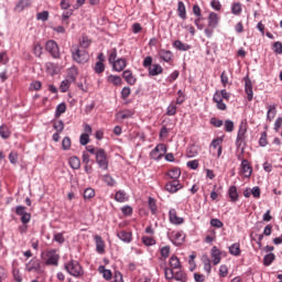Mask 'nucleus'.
Segmentation results:
<instances>
[{"mask_svg":"<svg viewBox=\"0 0 282 282\" xmlns=\"http://www.w3.org/2000/svg\"><path fill=\"white\" fill-rule=\"evenodd\" d=\"M70 54L73 61H75V63H78L79 65H85V63L89 61V53L87 52V50H80V46L78 45L72 46Z\"/></svg>","mask_w":282,"mask_h":282,"instance_id":"f257e3e1","label":"nucleus"},{"mask_svg":"<svg viewBox=\"0 0 282 282\" xmlns=\"http://www.w3.org/2000/svg\"><path fill=\"white\" fill-rule=\"evenodd\" d=\"M164 275L167 281H177V282H187L188 275L186 272H184L182 269H178V271H173V269H170L169 267L164 268Z\"/></svg>","mask_w":282,"mask_h":282,"instance_id":"f03ea898","label":"nucleus"},{"mask_svg":"<svg viewBox=\"0 0 282 282\" xmlns=\"http://www.w3.org/2000/svg\"><path fill=\"white\" fill-rule=\"evenodd\" d=\"M64 269L70 276H83L85 274V271H83V265H80V262L77 260H69L64 264Z\"/></svg>","mask_w":282,"mask_h":282,"instance_id":"7ed1b4c3","label":"nucleus"},{"mask_svg":"<svg viewBox=\"0 0 282 282\" xmlns=\"http://www.w3.org/2000/svg\"><path fill=\"white\" fill-rule=\"evenodd\" d=\"M95 159L97 165L99 166V169H101V171H108L109 159H107V152L105 151V149L98 150Z\"/></svg>","mask_w":282,"mask_h":282,"instance_id":"20e7f679","label":"nucleus"},{"mask_svg":"<svg viewBox=\"0 0 282 282\" xmlns=\"http://www.w3.org/2000/svg\"><path fill=\"white\" fill-rule=\"evenodd\" d=\"M166 145L160 143L150 152V158L151 160H155V162H160L164 158V154H166Z\"/></svg>","mask_w":282,"mask_h":282,"instance_id":"39448f33","label":"nucleus"},{"mask_svg":"<svg viewBox=\"0 0 282 282\" xmlns=\"http://www.w3.org/2000/svg\"><path fill=\"white\" fill-rule=\"evenodd\" d=\"M15 215L20 217L22 224H30V221H32V214L28 213V208L25 206H15Z\"/></svg>","mask_w":282,"mask_h":282,"instance_id":"423d86ee","label":"nucleus"},{"mask_svg":"<svg viewBox=\"0 0 282 282\" xmlns=\"http://www.w3.org/2000/svg\"><path fill=\"white\" fill-rule=\"evenodd\" d=\"M45 50L51 54L52 58H61V48L56 41L50 40L45 44Z\"/></svg>","mask_w":282,"mask_h":282,"instance_id":"0eeeda50","label":"nucleus"},{"mask_svg":"<svg viewBox=\"0 0 282 282\" xmlns=\"http://www.w3.org/2000/svg\"><path fill=\"white\" fill-rule=\"evenodd\" d=\"M186 239V236L184 235V231H172L170 236V241L176 246L180 247L184 243Z\"/></svg>","mask_w":282,"mask_h":282,"instance_id":"6e6552de","label":"nucleus"},{"mask_svg":"<svg viewBox=\"0 0 282 282\" xmlns=\"http://www.w3.org/2000/svg\"><path fill=\"white\" fill-rule=\"evenodd\" d=\"M45 264L46 265H58V259H61V256L56 253V250H50L45 253Z\"/></svg>","mask_w":282,"mask_h":282,"instance_id":"1a4fd4ad","label":"nucleus"},{"mask_svg":"<svg viewBox=\"0 0 282 282\" xmlns=\"http://www.w3.org/2000/svg\"><path fill=\"white\" fill-rule=\"evenodd\" d=\"M169 219L170 224H173V226H182V224H184V218L177 216L175 208L169 210Z\"/></svg>","mask_w":282,"mask_h":282,"instance_id":"9d476101","label":"nucleus"},{"mask_svg":"<svg viewBox=\"0 0 282 282\" xmlns=\"http://www.w3.org/2000/svg\"><path fill=\"white\" fill-rule=\"evenodd\" d=\"M26 272H41V262L39 259L33 258L25 264Z\"/></svg>","mask_w":282,"mask_h":282,"instance_id":"9b49d317","label":"nucleus"},{"mask_svg":"<svg viewBox=\"0 0 282 282\" xmlns=\"http://www.w3.org/2000/svg\"><path fill=\"white\" fill-rule=\"evenodd\" d=\"M183 186L180 184V180H173L165 184V191L167 193H177V191H182Z\"/></svg>","mask_w":282,"mask_h":282,"instance_id":"f8f14e48","label":"nucleus"},{"mask_svg":"<svg viewBox=\"0 0 282 282\" xmlns=\"http://www.w3.org/2000/svg\"><path fill=\"white\" fill-rule=\"evenodd\" d=\"M247 132H248V128L243 123H241L239 126L238 134H237V139H236V144L238 147H241V144H243V141L246 140Z\"/></svg>","mask_w":282,"mask_h":282,"instance_id":"ddd939ff","label":"nucleus"},{"mask_svg":"<svg viewBox=\"0 0 282 282\" xmlns=\"http://www.w3.org/2000/svg\"><path fill=\"white\" fill-rule=\"evenodd\" d=\"M208 28H210L212 30H215L218 25H219V14H217L216 12H210L208 18Z\"/></svg>","mask_w":282,"mask_h":282,"instance_id":"4468645a","label":"nucleus"},{"mask_svg":"<svg viewBox=\"0 0 282 282\" xmlns=\"http://www.w3.org/2000/svg\"><path fill=\"white\" fill-rule=\"evenodd\" d=\"M240 169L243 177H250L252 175V166L250 165V162H248V160H242Z\"/></svg>","mask_w":282,"mask_h":282,"instance_id":"2eb2a0df","label":"nucleus"},{"mask_svg":"<svg viewBox=\"0 0 282 282\" xmlns=\"http://www.w3.org/2000/svg\"><path fill=\"white\" fill-rule=\"evenodd\" d=\"M210 257L214 265L221 263V251L217 247L212 248Z\"/></svg>","mask_w":282,"mask_h":282,"instance_id":"dca6fc26","label":"nucleus"},{"mask_svg":"<svg viewBox=\"0 0 282 282\" xmlns=\"http://www.w3.org/2000/svg\"><path fill=\"white\" fill-rule=\"evenodd\" d=\"M112 65V70L113 72H124L127 67V58H118Z\"/></svg>","mask_w":282,"mask_h":282,"instance_id":"f3484780","label":"nucleus"},{"mask_svg":"<svg viewBox=\"0 0 282 282\" xmlns=\"http://www.w3.org/2000/svg\"><path fill=\"white\" fill-rule=\"evenodd\" d=\"M118 239H120L121 241H123V243H131V241H133V234L129 232V231H119L117 234Z\"/></svg>","mask_w":282,"mask_h":282,"instance_id":"a211bd4d","label":"nucleus"},{"mask_svg":"<svg viewBox=\"0 0 282 282\" xmlns=\"http://www.w3.org/2000/svg\"><path fill=\"white\" fill-rule=\"evenodd\" d=\"M122 78H124L128 85H135V83H138V79L133 76V72H131V69L123 70Z\"/></svg>","mask_w":282,"mask_h":282,"instance_id":"6ab92c4d","label":"nucleus"},{"mask_svg":"<svg viewBox=\"0 0 282 282\" xmlns=\"http://www.w3.org/2000/svg\"><path fill=\"white\" fill-rule=\"evenodd\" d=\"M95 243H96V252L98 254H105V240H102V237L95 236Z\"/></svg>","mask_w":282,"mask_h":282,"instance_id":"aec40b11","label":"nucleus"},{"mask_svg":"<svg viewBox=\"0 0 282 282\" xmlns=\"http://www.w3.org/2000/svg\"><path fill=\"white\" fill-rule=\"evenodd\" d=\"M228 196L230 198V202L234 204H237L239 202V192L237 191V186L231 185L228 189Z\"/></svg>","mask_w":282,"mask_h":282,"instance_id":"412c9836","label":"nucleus"},{"mask_svg":"<svg viewBox=\"0 0 282 282\" xmlns=\"http://www.w3.org/2000/svg\"><path fill=\"white\" fill-rule=\"evenodd\" d=\"M173 47L175 50H177L178 52H188V50H191V45L189 44H186V43H183L182 41L180 40H175L173 43H172Z\"/></svg>","mask_w":282,"mask_h":282,"instance_id":"4be33fe9","label":"nucleus"},{"mask_svg":"<svg viewBox=\"0 0 282 282\" xmlns=\"http://www.w3.org/2000/svg\"><path fill=\"white\" fill-rule=\"evenodd\" d=\"M45 69H46V73L50 76H55V74H58V64L52 63V62H47L45 64Z\"/></svg>","mask_w":282,"mask_h":282,"instance_id":"5701e85b","label":"nucleus"},{"mask_svg":"<svg viewBox=\"0 0 282 282\" xmlns=\"http://www.w3.org/2000/svg\"><path fill=\"white\" fill-rule=\"evenodd\" d=\"M159 56L164 63H171V61H173V52L171 51L161 50Z\"/></svg>","mask_w":282,"mask_h":282,"instance_id":"b1692460","label":"nucleus"},{"mask_svg":"<svg viewBox=\"0 0 282 282\" xmlns=\"http://www.w3.org/2000/svg\"><path fill=\"white\" fill-rule=\"evenodd\" d=\"M170 270L174 272V270H182V263L180 262V258L177 256H172L170 258Z\"/></svg>","mask_w":282,"mask_h":282,"instance_id":"393cba45","label":"nucleus"},{"mask_svg":"<svg viewBox=\"0 0 282 282\" xmlns=\"http://www.w3.org/2000/svg\"><path fill=\"white\" fill-rule=\"evenodd\" d=\"M164 72V68L160 64H153L149 67V76H160Z\"/></svg>","mask_w":282,"mask_h":282,"instance_id":"a878e982","label":"nucleus"},{"mask_svg":"<svg viewBox=\"0 0 282 282\" xmlns=\"http://www.w3.org/2000/svg\"><path fill=\"white\" fill-rule=\"evenodd\" d=\"M182 175V170H180V167H173L167 172V177L170 180H180Z\"/></svg>","mask_w":282,"mask_h":282,"instance_id":"bb28decb","label":"nucleus"},{"mask_svg":"<svg viewBox=\"0 0 282 282\" xmlns=\"http://www.w3.org/2000/svg\"><path fill=\"white\" fill-rule=\"evenodd\" d=\"M32 3L31 0H20L15 4V11L17 12H23L25 8H30V4Z\"/></svg>","mask_w":282,"mask_h":282,"instance_id":"cd10ccee","label":"nucleus"},{"mask_svg":"<svg viewBox=\"0 0 282 282\" xmlns=\"http://www.w3.org/2000/svg\"><path fill=\"white\" fill-rule=\"evenodd\" d=\"M68 164L73 171H78V169H80V159L78 156H70Z\"/></svg>","mask_w":282,"mask_h":282,"instance_id":"c85d7f7f","label":"nucleus"},{"mask_svg":"<svg viewBox=\"0 0 282 282\" xmlns=\"http://www.w3.org/2000/svg\"><path fill=\"white\" fill-rule=\"evenodd\" d=\"M241 12H243L241 2L231 3V14H234L235 17H239L241 15Z\"/></svg>","mask_w":282,"mask_h":282,"instance_id":"c756f323","label":"nucleus"},{"mask_svg":"<svg viewBox=\"0 0 282 282\" xmlns=\"http://www.w3.org/2000/svg\"><path fill=\"white\" fill-rule=\"evenodd\" d=\"M107 80L111 85H115V87L122 85V77H120L118 75H108Z\"/></svg>","mask_w":282,"mask_h":282,"instance_id":"7c9ffc66","label":"nucleus"},{"mask_svg":"<svg viewBox=\"0 0 282 282\" xmlns=\"http://www.w3.org/2000/svg\"><path fill=\"white\" fill-rule=\"evenodd\" d=\"M187 158H197L199 155V147L197 145H189L186 150Z\"/></svg>","mask_w":282,"mask_h":282,"instance_id":"2f4dec72","label":"nucleus"},{"mask_svg":"<svg viewBox=\"0 0 282 282\" xmlns=\"http://www.w3.org/2000/svg\"><path fill=\"white\" fill-rule=\"evenodd\" d=\"M76 76H78V68L76 66H73L68 69L66 79L70 80L72 83H76Z\"/></svg>","mask_w":282,"mask_h":282,"instance_id":"473e14b6","label":"nucleus"},{"mask_svg":"<svg viewBox=\"0 0 282 282\" xmlns=\"http://www.w3.org/2000/svg\"><path fill=\"white\" fill-rule=\"evenodd\" d=\"M202 261H203V265H204V271L207 274H210V272H213V265L210 264V258H208V256H203Z\"/></svg>","mask_w":282,"mask_h":282,"instance_id":"72a5a7b5","label":"nucleus"},{"mask_svg":"<svg viewBox=\"0 0 282 282\" xmlns=\"http://www.w3.org/2000/svg\"><path fill=\"white\" fill-rule=\"evenodd\" d=\"M177 13L183 21H186V4H184L182 1H178Z\"/></svg>","mask_w":282,"mask_h":282,"instance_id":"f704fd0d","label":"nucleus"},{"mask_svg":"<svg viewBox=\"0 0 282 282\" xmlns=\"http://www.w3.org/2000/svg\"><path fill=\"white\" fill-rule=\"evenodd\" d=\"M229 254H232V257H239V254H241V247L239 243H232L229 247Z\"/></svg>","mask_w":282,"mask_h":282,"instance_id":"c9c22d12","label":"nucleus"},{"mask_svg":"<svg viewBox=\"0 0 282 282\" xmlns=\"http://www.w3.org/2000/svg\"><path fill=\"white\" fill-rule=\"evenodd\" d=\"M65 111H67V104L62 102V104L57 105L56 109H55V118H61V116H63V113H65Z\"/></svg>","mask_w":282,"mask_h":282,"instance_id":"e433bc0d","label":"nucleus"},{"mask_svg":"<svg viewBox=\"0 0 282 282\" xmlns=\"http://www.w3.org/2000/svg\"><path fill=\"white\" fill-rule=\"evenodd\" d=\"M10 135H11L10 128H8V126L6 124L0 126V138H2V140H8Z\"/></svg>","mask_w":282,"mask_h":282,"instance_id":"4c0bfd02","label":"nucleus"},{"mask_svg":"<svg viewBox=\"0 0 282 282\" xmlns=\"http://www.w3.org/2000/svg\"><path fill=\"white\" fill-rule=\"evenodd\" d=\"M274 259H276V256H274V253L270 252L265 254L263 258V265L265 267L272 265V263H274Z\"/></svg>","mask_w":282,"mask_h":282,"instance_id":"58836bf2","label":"nucleus"},{"mask_svg":"<svg viewBox=\"0 0 282 282\" xmlns=\"http://www.w3.org/2000/svg\"><path fill=\"white\" fill-rule=\"evenodd\" d=\"M72 83L69 79L65 78L64 80L61 82L59 89L62 94H66L68 91L69 87H72Z\"/></svg>","mask_w":282,"mask_h":282,"instance_id":"ea45409f","label":"nucleus"},{"mask_svg":"<svg viewBox=\"0 0 282 282\" xmlns=\"http://www.w3.org/2000/svg\"><path fill=\"white\" fill-rule=\"evenodd\" d=\"M117 116L118 118H120V120H129V118H133V111L131 110L119 111Z\"/></svg>","mask_w":282,"mask_h":282,"instance_id":"a19ab883","label":"nucleus"},{"mask_svg":"<svg viewBox=\"0 0 282 282\" xmlns=\"http://www.w3.org/2000/svg\"><path fill=\"white\" fill-rule=\"evenodd\" d=\"M115 199L116 202H119V204L124 203V200L127 199V193L122 189H119L116 194H115Z\"/></svg>","mask_w":282,"mask_h":282,"instance_id":"79ce46f5","label":"nucleus"},{"mask_svg":"<svg viewBox=\"0 0 282 282\" xmlns=\"http://www.w3.org/2000/svg\"><path fill=\"white\" fill-rule=\"evenodd\" d=\"M149 208L153 215H158V204L155 202V198L149 197L148 199Z\"/></svg>","mask_w":282,"mask_h":282,"instance_id":"37998d69","label":"nucleus"},{"mask_svg":"<svg viewBox=\"0 0 282 282\" xmlns=\"http://www.w3.org/2000/svg\"><path fill=\"white\" fill-rule=\"evenodd\" d=\"M117 58H118V50L112 48L108 55V63L112 65L118 61Z\"/></svg>","mask_w":282,"mask_h":282,"instance_id":"c03bdc74","label":"nucleus"},{"mask_svg":"<svg viewBox=\"0 0 282 282\" xmlns=\"http://www.w3.org/2000/svg\"><path fill=\"white\" fill-rule=\"evenodd\" d=\"M96 197V191L91 187H87L84 191V199H94Z\"/></svg>","mask_w":282,"mask_h":282,"instance_id":"a18cd8bd","label":"nucleus"},{"mask_svg":"<svg viewBox=\"0 0 282 282\" xmlns=\"http://www.w3.org/2000/svg\"><path fill=\"white\" fill-rule=\"evenodd\" d=\"M274 116H276V107L270 106L267 112V120H269V122H272V120H274Z\"/></svg>","mask_w":282,"mask_h":282,"instance_id":"49530a36","label":"nucleus"},{"mask_svg":"<svg viewBox=\"0 0 282 282\" xmlns=\"http://www.w3.org/2000/svg\"><path fill=\"white\" fill-rule=\"evenodd\" d=\"M62 149L63 151H69L72 149V139L69 137H65L62 140Z\"/></svg>","mask_w":282,"mask_h":282,"instance_id":"de8ad7c7","label":"nucleus"},{"mask_svg":"<svg viewBox=\"0 0 282 282\" xmlns=\"http://www.w3.org/2000/svg\"><path fill=\"white\" fill-rule=\"evenodd\" d=\"M53 129H55L57 133H63V131L65 130V123L63 122V120H57L54 122Z\"/></svg>","mask_w":282,"mask_h":282,"instance_id":"09e8293b","label":"nucleus"},{"mask_svg":"<svg viewBox=\"0 0 282 282\" xmlns=\"http://www.w3.org/2000/svg\"><path fill=\"white\" fill-rule=\"evenodd\" d=\"M99 272L102 273V276H104V279H106V281L111 280V276H112L111 270L105 269L104 265H100V267H99Z\"/></svg>","mask_w":282,"mask_h":282,"instance_id":"8fccbe9b","label":"nucleus"},{"mask_svg":"<svg viewBox=\"0 0 282 282\" xmlns=\"http://www.w3.org/2000/svg\"><path fill=\"white\" fill-rule=\"evenodd\" d=\"M225 131L227 133H232V131H235V122H232V120H225Z\"/></svg>","mask_w":282,"mask_h":282,"instance_id":"3c124183","label":"nucleus"},{"mask_svg":"<svg viewBox=\"0 0 282 282\" xmlns=\"http://www.w3.org/2000/svg\"><path fill=\"white\" fill-rule=\"evenodd\" d=\"M177 113V106L171 102L166 108V116H175Z\"/></svg>","mask_w":282,"mask_h":282,"instance_id":"603ef678","label":"nucleus"},{"mask_svg":"<svg viewBox=\"0 0 282 282\" xmlns=\"http://www.w3.org/2000/svg\"><path fill=\"white\" fill-rule=\"evenodd\" d=\"M94 72H95V74H102L105 72V63L96 62Z\"/></svg>","mask_w":282,"mask_h":282,"instance_id":"864d4df0","label":"nucleus"},{"mask_svg":"<svg viewBox=\"0 0 282 282\" xmlns=\"http://www.w3.org/2000/svg\"><path fill=\"white\" fill-rule=\"evenodd\" d=\"M37 21H47L50 19V12L48 11H42L36 14Z\"/></svg>","mask_w":282,"mask_h":282,"instance_id":"5fc2aeb1","label":"nucleus"},{"mask_svg":"<svg viewBox=\"0 0 282 282\" xmlns=\"http://www.w3.org/2000/svg\"><path fill=\"white\" fill-rule=\"evenodd\" d=\"M33 54L37 57L41 58L42 54H43V46L41 44H34L33 47Z\"/></svg>","mask_w":282,"mask_h":282,"instance_id":"6e6d98bb","label":"nucleus"},{"mask_svg":"<svg viewBox=\"0 0 282 282\" xmlns=\"http://www.w3.org/2000/svg\"><path fill=\"white\" fill-rule=\"evenodd\" d=\"M209 122L210 124H213V127H216V129H219V127H224V120L217 119L216 117H212Z\"/></svg>","mask_w":282,"mask_h":282,"instance_id":"4d7b16f0","label":"nucleus"},{"mask_svg":"<svg viewBox=\"0 0 282 282\" xmlns=\"http://www.w3.org/2000/svg\"><path fill=\"white\" fill-rule=\"evenodd\" d=\"M43 87V84H41L40 80L32 82L30 84V90L31 91H40V89Z\"/></svg>","mask_w":282,"mask_h":282,"instance_id":"13d9d810","label":"nucleus"},{"mask_svg":"<svg viewBox=\"0 0 282 282\" xmlns=\"http://www.w3.org/2000/svg\"><path fill=\"white\" fill-rule=\"evenodd\" d=\"M142 242L144 243V246H155V243H156L154 238L153 237H149V236H143L142 237Z\"/></svg>","mask_w":282,"mask_h":282,"instance_id":"bf43d9fd","label":"nucleus"},{"mask_svg":"<svg viewBox=\"0 0 282 282\" xmlns=\"http://www.w3.org/2000/svg\"><path fill=\"white\" fill-rule=\"evenodd\" d=\"M91 45V41L87 36H83L82 40L79 41V47H83L84 50H87Z\"/></svg>","mask_w":282,"mask_h":282,"instance_id":"052dcab7","label":"nucleus"},{"mask_svg":"<svg viewBox=\"0 0 282 282\" xmlns=\"http://www.w3.org/2000/svg\"><path fill=\"white\" fill-rule=\"evenodd\" d=\"M160 252L163 259H169V257L171 256V247L170 246L162 247Z\"/></svg>","mask_w":282,"mask_h":282,"instance_id":"680f3d73","label":"nucleus"},{"mask_svg":"<svg viewBox=\"0 0 282 282\" xmlns=\"http://www.w3.org/2000/svg\"><path fill=\"white\" fill-rule=\"evenodd\" d=\"M224 142V138H216L212 141L210 148L212 149H219L221 147V143Z\"/></svg>","mask_w":282,"mask_h":282,"instance_id":"e2e57ef3","label":"nucleus"},{"mask_svg":"<svg viewBox=\"0 0 282 282\" xmlns=\"http://www.w3.org/2000/svg\"><path fill=\"white\" fill-rule=\"evenodd\" d=\"M104 182L107 186H113L116 184V180H113L109 174L104 175Z\"/></svg>","mask_w":282,"mask_h":282,"instance_id":"0e129e2a","label":"nucleus"},{"mask_svg":"<svg viewBox=\"0 0 282 282\" xmlns=\"http://www.w3.org/2000/svg\"><path fill=\"white\" fill-rule=\"evenodd\" d=\"M218 274L221 279H225V276H228V267L226 264H221L219 267V273Z\"/></svg>","mask_w":282,"mask_h":282,"instance_id":"69168bd1","label":"nucleus"},{"mask_svg":"<svg viewBox=\"0 0 282 282\" xmlns=\"http://www.w3.org/2000/svg\"><path fill=\"white\" fill-rule=\"evenodd\" d=\"M272 50H273L274 54H282V43L274 42L272 45Z\"/></svg>","mask_w":282,"mask_h":282,"instance_id":"338daca9","label":"nucleus"},{"mask_svg":"<svg viewBox=\"0 0 282 282\" xmlns=\"http://www.w3.org/2000/svg\"><path fill=\"white\" fill-rule=\"evenodd\" d=\"M210 8H213L216 12H219V10H221V2L219 0H212Z\"/></svg>","mask_w":282,"mask_h":282,"instance_id":"774afa93","label":"nucleus"}]
</instances>
